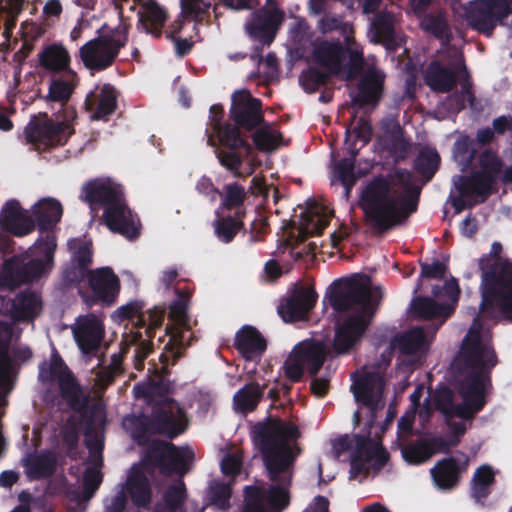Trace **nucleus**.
I'll use <instances>...</instances> for the list:
<instances>
[{"label": "nucleus", "instance_id": "16", "mask_svg": "<svg viewBox=\"0 0 512 512\" xmlns=\"http://www.w3.org/2000/svg\"><path fill=\"white\" fill-rule=\"evenodd\" d=\"M145 458L153 466L159 468L163 475L174 473L183 475L187 472L185 456L173 443L163 440L151 442L147 447Z\"/></svg>", "mask_w": 512, "mask_h": 512}, {"label": "nucleus", "instance_id": "8", "mask_svg": "<svg viewBox=\"0 0 512 512\" xmlns=\"http://www.w3.org/2000/svg\"><path fill=\"white\" fill-rule=\"evenodd\" d=\"M481 271L480 311L486 317L512 322V262L479 265Z\"/></svg>", "mask_w": 512, "mask_h": 512}, {"label": "nucleus", "instance_id": "46", "mask_svg": "<svg viewBox=\"0 0 512 512\" xmlns=\"http://www.w3.org/2000/svg\"><path fill=\"white\" fill-rule=\"evenodd\" d=\"M264 394V387L253 381L240 388L233 397L234 407L241 413H249L256 409Z\"/></svg>", "mask_w": 512, "mask_h": 512}, {"label": "nucleus", "instance_id": "30", "mask_svg": "<svg viewBox=\"0 0 512 512\" xmlns=\"http://www.w3.org/2000/svg\"><path fill=\"white\" fill-rule=\"evenodd\" d=\"M189 331L188 323L185 325H167L165 328V335L169 337L168 342L165 344L164 351L159 356V361L162 364V376L170 373L169 367L177 363L182 357L185 348L184 339L185 333Z\"/></svg>", "mask_w": 512, "mask_h": 512}, {"label": "nucleus", "instance_id": "25", "mask_svg": "<svg viewBox=\"0 0 512 512\" xmlns=\"http://www.w3.org/2000/svg\"><path fill=\"white\" fill-rule=\"evenodd\" d=\"M385 74L376 69L368 68L357 83V92L352 96L354 105L360 108L377 106L384 93Z\"/></svg>", "mask_w": 512, "mask_h": 512}, {"label": "nucleus", "instance_id": "64", "mask_svg": "<svg viewBox=\"0 0 512 512\" xmlns=\"http://www.w3.org/2000/svg\"><path fill=\"white\" fill-rule=\"evenodd\" d=\"M432 294L436 298L446 297L454 303L457 302L460 295V288L457 280L452 277L445 281L442 286L435 285L432 288Z\"/></svg>", "mask_w": 512, "mask_h": 512}, {"label": "nucleus", "instance_id": "24", "mask_svg": "<svg viewBox=\"0 0 512 512\" xmlns=\"http://www.w3.org/2000/svg\"><path fill=\"white\" fill-rule=\"evenodd\" d=\"M119 91L110 83L96 85L85 98V109L94 120H108L118 106Z\"/></svg>", "mask_w": 512, "mask_h": 512}, {"label": "nucleus", "instance_id": "41", "mask_svg": "<svg viewBox=\"0 0 512 512\" xmlns=\"http://www.w3.org/2000/svg\"><path fill=\"white\" fill-rule=\"evenodd\" d=\"M392 344L405 355H415L427 350L425 331L419 326L396 335Z\"/></svg>", "mask_w": 512, "mask_h": 512}, {"label": "nucleus", "instance_id": "9", "mask_svg": "<svg viewBox=\"0 0 512 512\" xmlns=\"http://www.w3.org/2000/svg\"><path fill=\"white\" fill-rule=\"evenodd\" d=\"M76 118L75 109H66L62 120L50 118L47 113L32 116L25 127V137L35 149L49 151L63 146L74 133L72 122Z\"/></svg>", "mask_w": 512, "mask_h": 512}, {"label": "nucleus", "instance_id": "28", "mask_svg": "<svg viewBox=\"0 0 512 512\" xmlns=\"http://www.w3.org/2000/svg\"><path fill=\"white\" fill-rule=\"evenodd\" d=\"M75 341L84 354L97 352L104 335L101 320L94 314L81 316L73 329Z\"/></svg>", "mask_w": 512, "mask_h": 512}, {"label": "nucleus", "instance_id": "38", "mask_svg": "<svg viewBox=\"0 0 512 512\" xmlns=\"http://www.w3.org/2000/svg\"><path fill=\"white\" fill-rule=\"evenodd\" d=\"M61 397L71 410L83 414L89 403V396L83 393L80 384L77 382L73 373H66L58 381Z\"/></svg>", "mask_w": 512, "mask_h": 512}, {"label": "nucleus", "instance_id": "29", "mask_svg": "<svg viewBox=\"0 0 512 512\" xmlns=\"http://www.w3.org/2000/svg\"><path fill=\"white\" fill-rule=\"evenodd\" d=\"M42 302L39 295L30 290L20 291L7 303V315L14 322L33 321L40 313Z\"/></svg>", "mask_w": 512, "mask_h": 512}, {"label": "nucleus", "instance_id": "54", "mask_svg": "<svg viewBox=\"0 0 512 512\" xmlns=\"http://www.w3.org/2000/svg\"><path fill=\"white\" fill-rule=\"evenodd\" d=\"M434 404L436 409L439 412H441L446 418H460V403H455V394L453 390L450 389L449 387L445 386L437 390L434 396Z\"/></svg>", "mask_w": 512, "mask_h": 512}, {"label": "nucleus", "instance_id": "4", "mask_svg": "<svg viewBox=\"0 0 512 512\" xmlns=\"http://www.w3.org/2000/svg\"><path fill=\"white\" fill-rule=\"evenodd\" d=\"M396 177L405 187L401 197L393 191L390 174L373 176L363 184L359 194L357 205L378 234H385L404 224L418 208L420 189L411 184V174L407 170H399Z\"/></svg>", "mask_w": 512, "mask_h": 512}, {"label": "nucleus", "instance_id": "10", "mask_svg": "<svg viewBox=\"0 0 512 512\" xmlns=\"http://www.w3.org/2000/svg\"><path fill=\"white\" fill-rule=\"evenodd\" d=\"M312 56L317 64L326 68L333 75H339L344 70V62L348 57L346 72L349 80L355 79L364 66L363 53L357 49L347 48L339 41L322 40L316 43Z\"/></svg>", "mask_w": 512, "mask_h": 512}, {"label": "nucleus", "instance_id": "57", "mask_svg": "<svg viewBox=\"0 0 512 512\" xmlns=\"http://www.w3.org/2000/svg\"><path fill=\"white\" fill-rule=\"evenodd\" d=\"M401 453L407 463L414 465L421 464L432 456V451L429 450L425 440H418L415 443L405 445L402 447Z\"/></svg>", "mask_w": 512, "mask_h": 512}, {"label": "nucleus", "instance_id": "48", "mask_svg": "<svg viewBox=\"0 0 512 512\" xmlns=\"http://www.w3.org/2000/svg\"><path fill=\"white\" fill-rule=\"evenodd\" d=\"M412 308L415 314L423 319L447 318L454 310L451 305L438 303L430 297L416 298L412 303Z\"/></svg>", "mask_w": 512, "mask_h": 512}, {"label": "nucleus", "instance_id": "18", "mask_svg": "<svg viewBox=\"0 0 512 512\" xmlns=\"http://www.w3.org/2000/svg\"><path fill=\"white\" fill-rule=\"evenodd\" d=\"M91 296L86 300L90 305L101 303L112 306L120 292V280L110 267H102L89 271Z\"/></svg>", "mask_w": 512, "mask_h": 512}, {"label": "nucleus", "instance_id": "50", "mask_svg": "<svg viewBox=\"0 0 512 512\" xmlns=\"http://www.w3.org/2000/svg\"><path fill=\"white\" fill-rule=\"evenodd\" d=\"M395 15L391 11L378 12L371 23L373 36L377 42L391 44L395 41Z\"/></svg>", "mask_w": 512, "mask_h": 512}, {"label": "nucleus", "instance_id": "37", "mask_svg": "<svg viewBox=\"0 0 512 512\" xmlns=\"http://www.w3.org/2000/svg\"><path fill=\"white\" fill-rule=\"evenodd\" d=\"M419 20L421 29L440 40L442 45H449L453 40V33L445 10L429 11Z\"/></svg>", "mask_w": 512, "mask_h": 512}, {"label": "nucleus", "instance_id": "43", "mask_svg": "<svg viewBox=\"0 0 512 512\" xmlns=\"http://www.w3.org/2000/svg\"><path fill=\"white\" fill-rule=\"evenodd\" d=\"M25 467L30 480H41L49 478L55 473L57 462L53 454L42 452L26 459Z\"/></svg>", "mask_w": 512, "mask_h": 512}, {"label": "nucleus", "instance_id": "22", "mask_svg": "<svg viewBox=\"0 0 512 512\" xmlns=\"http://www.w3.org/2000/svg\"><path fill=\"white\" fill-rule=\"evenodd\" d=\"M384 387L385 380L378 372L364 373L351 386L355 400L370 409L373 420L381 405Z\"/></svg>", "mask_w": 512, "mask_h": 512}, {"label": "nucleus", "instance_id": "32", "mask_svg": "<svg viewBox=\"0 0 512 512\" xmlns=\"http://www.w3.org/2000/svg\"><path fill=\"white\" fill-rule=\"evenodd\" d=\"M234 347L246 360H252L265 352L267 342L255 327L245 325L237 331Z\"/></svg>", "mask_w": 512, "mask_h": 512}, {"label": "nucleus", "instance_id": "60", "mask_svg": "<svg viewBox=\"0 0 512 512\" xmlns=\"http://www.w3.org/2000/svg\"><path fill=\"white\" fill-rule=\"evenodd\" d=\"M153 338L154 337H147V339H143L141 331H137L133 335V342L136 344L134 368L138 371L144 368L145 360L153 351V343L151 341Z\"/></svg>", "mask_w": 512, "mask_h": 512}, {"label": "nucleus", "instance_id": "27", "mask_svg": "<svg viewBox=\"0 0 512 512\" xmlns=\"http://www.w3.org/2000/svg\"><path fill=\"white\" fill-rule=\"evenodd\" d=\"M0 228L14 236L23 237L34 231L35 222L17 200L11 199L0 211Z\"/></svg>", "mask_w": 512, "mask_h": 512}, {"label": "nucleus", "instance_id": "1", "mask_svg": "<svg viewBox=\"0 0 512 512\" xmlns=\"http://www.w3.org/2000/svg\"><path fill=\"white\" fill-rule=\"evenodd\" d=\"M301 437L298 426L283 421L279 417H267L265 421L253 426L252 438L258 447L268 479L275 483L270 485L265 497L271 509L281 512L290 504L289 488L292 484L295 463L301 454V448L290 442ZM261 489V487H259ZM263 494H265L262 488Z\"/></svg>", "mask_w": 512, "mask_h": 512}, {"label": "nucleus", "instance_id": "13", "mask_svg": "<svg viewBox=\"0 0 512 512\" xmlns=\"http://www.w3.org/2000/svg\"><path fill=\"white\" fill-rule=\"evenodd\" d=\"M151 412L157 435L172 440L183 434L189 426L185 409L172 398L158 401Z\"/></svg>", "mask_w": 512, "mask_h": 512}, {"label": "nucleus", "instance_id": "40", "mask_svg": "<svg viewBox=\"0 0 512 512\" xmlns=\"http://www.w3.org/2000/svg\"><path fill=\"white\" fill-rule=\"evenodd\" d=\"M251 38L262 46H269L275 38V21L271 13H256L246 25Z\"/></svg>", "mask_w": 512, "mask_h": 512}, {"label": "nucleus", "instance_id": "26", "mask_svg": "<svg viewBox=\"0 0 512 512\" xmlns=\"http://www.w3.org/2000/svg\"><path fill=\"white\" fill-rule=\"evenodd\" d=\"M215 0H180L181 12L164 31L169 40L179 37L185 22L201 24L210 18V9Z\"/></svg>", "mask_w": 512, "mask_h": 512}, {"label": "nucleus", "instance_id": "34", "mask_svg": "<svg viewBox=\"0 0 512 512\" xmlns=\"http://www.w3.org/2000/svg\"><path fill=\"white\" fill-rule=\"evenodd\" d=\"M38 63L41 68L53 75L72 70L70 54L61 43L44 46L38 54Z\"/></svg>", "mask_w": 512, "mask_h": 512}, {"label": "nucleus", "instance_id": "14", "mask_svg": "<svg viewBox=\"0 0 512 512\" xmlns=\"http://www.w3.org/2000/svg\"><path fill=\"white\" fill-rule=\"evenodd\" d=\"M317 298L318 294L311 285L297 282L289 295L281 300L278 313L288 323L303 320L316 305Z\"/></svg>", "mask_w": 512, "mask_h": 512}, {"label": "nucleus", "instance_id": "58", "mask_svg": "<svg viewBox=\"0 0 512 512\" xmlns=\"http://www.w3.org/2000/svg\"><path fill=\"white\" fill-rule=\"evenodd\" d=\"M280 138L281 133L272 130L269 126L257 129L252 135L255 147L263 152L271 151L276 148Z\"/></svg>", "mask_w": 512, "mask_h": 512}, {"label": "nucleus", "instance_id": "53", "mask_svg": "<svg viewBox=\"0 0 512 512\" xmlns=\"http://www.w3.org/2000/svg\"><path fill=\"white\" fill-rule=\"evenodd\" d=\"M232 487L224 481H213L207 490V500L218 509L227 510L230 507Z\"/></svg>", "mask_w": 512, "mask_h": 512}, {"label": "nucleus", "instance_id": "47", "mask_svg": "<svg viewBox=\"0 0 512 512\" xmlns=\"http://www.w3.org/2000/svg\"><path fill=\"white\" fill-rule=\"evenodd\" d=\"M217 133L221 149L244 150L245 155H250L252 147L249 142L242 136L240 127L229 123L214 131Z\"/></svg>", "mask_w": 512, "mask_h": 512}, {"label": "nucleus", "instance_id": "11", "mask_svg": "<svg viewBox=\"0 0 512 512\" xmlns=\"http://www.w3.org/2000/svg\"><path fill=\"white\" fill-rule=\"evenodd\" d=\"M472 29L490 37L496 26H505L512 34V0H475L466 11Z\"/></svg>", "mask_w": 512, "mask_h": 512}, {"label": "nucleus", "instance_id": "21", "mask_svg": "<svg viewBox=\"0 0 512 512\" xmlns=\"http://www.w3.org/2000/svg\"><path fill=\"white\" fill-rule=\"evenodd\" d=\"M81 197L91 209L111 207L125 196L121 185L109 179H94L82 187Z\"/></svg>", "mask_w": 512, "mask_h": 512}, {"label": "nucleus", "instance_id": "61", "mask_svg": "<svg viewBox=\"0 0 512 512\" xmlns=\"http://www.w3.org/2000/svg\"><path fill=\"white\" fill-rule=\"evenodd\" d=\"M263 497V491L258 486H246L242 512H267L262 503Z\"/></svg>", "mask_w": 512, "mask_h": 512}, {"label": "nucleus", "instance_id": "36", "mask_svg": "<svg viewBox=\"0 0 512 512\" xmlns=\"http://www.w3.org/2000/svg\"><path fill=\"white\" fill-rule=\"evenodd\" d=\"M139 25L154 38H160L163 34V28L168 19L166 9L157 2L151 0L144 3L138 11Z\"/></svg>", "mask_w": 512, "mask_h": 512}, {"label": "nucleus", "instance_id": "19", "mask_svg": "<svg viewBox=\"0 0 512 512\" xmlns=\"http://www.w3.org/2000/svg\"><path fill=\"white\" fill-rule=\"evenodd\" d=\"M102 219L106 227L129 240H134L140 235V223L126 203L125 197L111 207L103 211Z\"/></svg>", "mask_w": 512, "mask_h": 512}, {"label": "nucleus", "instance_id": "51", "mask_svg": "<svg viewBox=\"0 0 512 512\" xmlns=\"http://www.w3.org/2000/svg\"><path fill=\"white\" fill-rule=\"evenodd\" d=\"M235 216L219 217L213 221L214 233L219 241L230 243L234 240L238 232L244 227V223Z\"/></svg>", "mask_w": 512, "mask_h": 512}, {"label": "nucleus", "instance_id": "12", "mask_svg": "<svg viewBox=\"0 0 512 512\" xmlns=\"http://www.w3.org/2000/svg\"><path fill=\"white\" fill-rule=\"evenodd\" d=\"M460 71H466L465 59L461 51L454 50L447 63L432 60L425 68L423 78L433 92L449 93L456 87Z\"/></svg>", "mask_w": 512, "mask_h": 512}, {"label": "nucleus", "instance_id": "59", "mask_svg": "<svg viewBox=\"0 0 512 512\" xmlns=\"http://www.w3.org/2000/svg\"><path fill=\"white\" fill-rule=\"evenodd\" d=\"M186 497V487L183 480L169 486L163 494V500L169 512H177L182 509Z\"/></svg>", "mask_w": 512, "mask_h": 512}, {"label": "nucleus", "instance_id": "33", "mask_svg": "<svg viewBox=\"0 0 512 512\" xmlns=\"http://www.w3.org/2000/svg\"><path fill=\"white\" fill-rule=\"evenodd\" d=\"M125 489L134 506L142 509L149 507L152 500V488L148 477L140 468H131L126 479Z\"/></svg>", "mask_w": 512, "mask_h": 512}, {"label": "nucleus", "instance_id": "7", "mask_svg": "<svg viewBox=\"0 0 512 512\" xmlns=\"http://www.w3.org/2000/svg\"><path fill=\"white\" fill-rule=\"evenodd\" d=\"M115 9L118 11L120 21L117 26L111 27L103 24L98 30V36L86 42L79 49V57L84 66L93 71H103L111 67L120 50L128 42L130 25L124 22L123 4L129 0H112Z\"/></svg>", "mask_w": 512, "mask_h": 512}, {"label": "nucleus", "instance_id": "55", "mask_svg": "<svg viewBox=\"0 0 512 512\" xmlns=\"http://www.w3.org/2000/svg\"><path fill=\"white\" fill-rule=\"evenodd\" d=\"M216 157L226 170L232 173V175L236 178L242 176L240 171L241 166L243 164V159L248 155H245V151L241 150H229V149H215Z\"/></svg>", "mask_w": 512, "mask_h": 512}, {"label": "nucleus", "instance_id": "52", "mask_svg": "<svg viewBox=\"0 0 512 512\" xmlns=\"http://www.w3.org/2000/svg\"><path fill=\"white\" fill-rule=\"evenodd\" d=\"M331 75L328 71L310 66L301 72L299 82L305 92L312 94L325 86L330 81Z\"/></svg>", "mask_w": 512, "mask_h": 512}, {"label": "nucleus", "instance_id": "35", "mask_svg": "<svg viewBox=\"0 0 512 512\" xmlns=\"http://www.w3.org/2000/svg\"><path fill=\"white\" fill-rule=\"evenodd\" d=\"M293 351L311 376L319 372L328 355L325 344L320 341L298 343Z\"/></svg>", "mask_w": 512, "mask_h": 512}, {"label": "nucleus", "instance_id": "15", "mask_svg": "<svg viewBox=\"0 0 512 512\" xmlns=\"http://www.w3.org/2000/svg\"><path fill=\"white\" fill-rule=\"evenodd\" d=\"M145 303L142 300H133L125 305L118 307L112 318L118 322L132 319L137 316L135 327L144 329L146 337H155L156 330L162 327L165 318V308L161 306H154L148 309L146 313L143 312Z\"/></svg>", "mask_w": 512, "mask_h": 512}, {"label": "nucleus", "instance_id": "56", "mask_svg": "<svg viewBox=\"0 0 512 512\" xmlns=\"http://www.w3.org/2000/svg\"><path fill=\"white\" fill-rule=\"evenodd\" d=\"M66 373L72 372L57 352L52 355L49 365L43 363L39 368V378L43 382L60 381Z\"/></svg>", "mask_w": 512, "mask_h": 512}, {"label": "nucleus", "instance_id": "45", "mask_svg": "<svg viewBox=\"0 0 512 512\" xmlns=\"http://www.w3.org/2000/svg\"><path fill=\"white\" fill-rule=\"evenodd\" d=\"M221 197L220 207L224 210H235V215L238 218H243L245 215L244 203L247 198L245 188L237 182L225 184L222 191H219Z\"/></svg>", "mask_w": 512, "mask_h": 512}, {"label": "nucleus", "instance_id": "63", "mask_svg": "<svg viewBox=\"0 0 512 512\" xmlns=\"http://www.w3.org/2000/svg\"><path fill=\"white\" fill-rule=\"evenodd\" d=\"M187 307V297H183L179 293V298L174 300L169 306L168 319L174 324L185 325L188 323Z\"/></svg>", "mask_w": 512, "mask_h": 512}, {"label": "nucleus", "instance_id": "2", "mask_svg": "<svg viewBox=\"0 0 512 512\" xmlns=\"http://www.w3.org/2000/svg\"><path fill=\"white\" fill-rule=\"evenodd\" d=\"M63 214L61 203L54 198H43L32 208V217L39 237L28 251L6 259L0 272V289H15L32 284L49 273L54 265L57 243L52 229Z\"/></svg>", "mask_w": 512, "mask_h": 512}, {"label": "nucleus", "instance_id": "49", "mask_svg": "<svg viewBox=\"0 0 512 512\" xmlns=\"http://www.w3.org/2000/svg\"><path fill=\"white\" fill-rule=\"evenodd\" d=\"M440 155L435 148L424 147L414 160V170L426 182L430 181L440 165Z\"/></svg>", "mask_w": 512, "mask_h": 512}, {"label": "nucleus", "instance_id": "42", "mask_svg": "<svg viewBox=\"0 0 512 512\" xmlns=\"http://www.w3.org/2000/svg\"><path fill=\"white\" fill-rule=\"evenodd\" d=\"M495 483V472L488 464L479 466L472 477L470 495L478 503H483L491 493Z\"/></svg>", "mask_w": 512, "mask_h": 512}, {"label": "nucleus", "instance_id": "62", "mask_svg": "<svg viewBox=\"0 0 512 512\" xmlns=\"http://www.w3.org/2000/svg\"><path fill=\"white\" fill-rule=\"evenodd\" d=\"M102 482V474L95 468H87L83 474L82 497L89 500L98 490Z\"/></svg>", "mask_w": 512, "mask_h": 512}, {"label": "nucleus", "instance_id": "44", "mask_svg": "<svg viewBox=\"0 0 512 512\" xmlns=\"http://www.w3.org/2000/svg\"><path fill=\"white\" fill-rule=\"evenodd\" d=\"M13 336V327L10 323L0 321V387H6L10 382L13 369L9 348Z\"/></svg>", "mask_w": 512, "mask_h": 512}, {"label": "nucleus", "instance_id": "5", "mask_svg": "<svg viewBox=\"0 0 512 512\" xmlns=\"http://www.w3.org/2000/svg\"><path fill=\"white\" fill-rule=\"evenodd\" d=\"M380 291L371 288L356 276L333 282L325 295L330 306L343 313L357 306L356 311L340 324L334 334L333 349L337 355L347 354L361 340L376 311Z\"/></svg>", "mask_w": 512, "mask_h": 512}, {"label": "nucleus", "instance_id": "6", "mask_svg": "<svg viewBox=\"0 0 512 512\" xmlns=\"http://www.w3.org/2000/svg\"><path fill=\"white\" fill-rule=\"evenodd\" d=\"M457 156L465 168L472 169L469 175L460 176L462 193H474L478 202H485L497 192V183L504 168L503 160L491 148L478 152L475 143L469 139L458 143Z\"/></svg>", "mask_w": 512, "mask_h": 512}, {"label": "nucleus", "instance_id": "23", "mask_svg": "<svg viewBox=\"0 0 512 512\" xmlns=\"http://www.w3.org/2000/svg\"><path fill=\"white\" fill-rule=\"evenodd\" d=\"M374 420L371 419L365 425L364 434H345L334 440L333 449L337 455H341L347 451H352L351 456L362 458L366 461H371L380 444L372 440L371 429Z\"/></svg>", "mask_w": 512, "mask_h": 512}, {"label": "nucleus", "instance_id": "31", "mask_svg": "<svg viewBox=\"0 0 512 512\" xmlns=\"http://www.w3.org/2000/svg\"><path fill=\"white\" fill-rule=\"evenodd\" d=\"M57 75L58 76L53 77L50 80L46 101L48 103H59L63 107V112L65 113L66 109H73L67 104L79 84V77L74 70H68Z\"/></svg>", "mask_w": 512, "mask_h": 512}, {"label": "nucleus", "instance_id": "20", "mask_svg": "<svg viewBox=\"0 0 512 512\" xmlns=\"http://www.w3.org/2000/svg\"><path fill=\"white\" fill-rule=\"evenodd\" d=\"M459 456H449L436 462L430 473L435 485L441 489L450 491L456 488L462 474L467 471L469 458L465 453L459 452Z\"/></svg>", "mask_w": 512, "mask_h": 512}, {"label": "nucleus", "instance_id": "3", "mask_svg": "<svg viewBox=\"0 0 512 512\" xmlns=\"http://www.w3.org/2000/svg\"><path fill=\"white\" fill-rule=\"evenodd\" d=\"M498 364L492 345L484 343L479 330L471 328L464 337L461 350L451 367L459 375L457 390L462 398L460 419L471 420L481 412L491 387V372Z\"/></svg>", "mask_w": 512, "mask_h": 512}, {"label": "nucleus", "instance_id": "17", "mask_svg": "<svg viewBox=\"0 0 512 512\" xmlns=\"http://www.w3.org/2000/svg\"><path fill=\"white\" fill-rule=\"evenodd\" d=\"M230 117L238 127L252 131L264 121L261 100L253 97L248 90L234 92Z\"/></svg>", "mask_w": 512, "mask_h": 512}, {"label": "nucleus", "instance_id": "39", "mask_svg": "<svg viewBox=\"0 0 512 512\" xmlns=\"http://www.w3.org/2000/svg\"><path fill=\"white\" fill-rule=\"evenodd\" d=\"M122 425L138 445H146L152 435H157L152 414L128 415Z\"/></svg>", "mask_w": 512, "mask_h": 512}]
</instances>
